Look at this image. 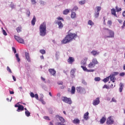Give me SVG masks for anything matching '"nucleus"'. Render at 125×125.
I'll return each instance as SVG.
<instances>
[{
	"mask_svg": "<svg viewBox=\"0 0 125 125\" xmlns=\"http://www.w3.org/2000/svg\"><path fill=\"white\" fill-rule=\"evenodd\" d=\"M104 30H105V31H107V34H109V36H104V39H107L108 38H114L115 36V33L114 31L108 29L107 28H104Z\"/></svg>",
	"mask_w": 125,
	"mask_h": 125,
	"instance_id": "20e7f679",
	"label": "nucleus"
},
{
	"mask_svg": "<svg viewBox=\"0 0 125 125\" xmlns=\"http://www.w3.org/2000/svg\"><path fill=\"white\" fill-rule=\"evenodd\" d=\"M99 17V12H95V18H98Z\"/></svg>",
	"mask_w": 125,
	"mask_h": 125,
	"instance_id": "4c0bfd02",
	"label": "nucleus"
},
{
	"mask_svg": "<svg viewBox=\"0 0 125 125\" xmlns=\"http://www.w3.org/2000/svg\"><path fill=\"white\" fill-rule=\"evenodd\" d=\"M13 79L14 81V82H16V78H15V76H13Z\"/></svg>",
	"mask_w": 125,
	"mask_h": 125,
	"instance_id": "13d9d810",
	"label": "nucleus"
},
{
	"mask_svg": "<svg viewBox=\"0 0 125 125\" xmlns=\"http://www.w3.org/2000/svg\"><path fill=\"white\" fill-rule=\"evenodd\" d=\"M85 3V0H83L79 1V4H84Z\"/></svg>",
	"mask_w": 125,
	"mask_h": 125,
	"instance_id": "79ce46f5",
	"label": "nucleus"
},
{
	"mask_svg": "<svg viewBox=\"0 0 125 125\" xmlns=\"http://www.w3.org/2000/svg\"><path fill=\"white\" fill-rule=\"evenodd\" d=\"M40 53H41V54H42V55L45 54V53H46V52L44 49L40 50Z\"/></svg>",
	"mask_w": 125,
	"mask_h": 125,
	"instance_id": "e433bc0d",
	"label": "nucleus"
},
{
	"mask_svg": "<svg viewBox=\"0 0 125 125\" xmlns=\"http://www.w3.org/2000/svg\"><path fill=\"white\" fill-rule=\"evenodd\" d=\"M88 25H90V26H93L94 25V23L91 20H89L88 21Z\"/></svg>",
	"mask_w": 125,
	"mask_h": 125,
	"instance_id": "473e14b6",
	"label": "nucleus"
},
{
	"mask_svg": "<svg viewBox=\"0 0 125 125\" xmlns=\"http://www.w3.org/2000/svg\"><path fill=\"white\" fill-rule=\"evenodd\" d=\"M19 103H18L17 104H16L15 105V107H16V108H18L19 107Z\"/></svg>",
	"mask_w": 125,
	"mask_h": 125,
	"instance_id": "4d7b16f0",
	"label": "nucleus"
},
{
	"mask_svg": "<svg viewBox=\"0 0 125 125\" xmlns=\"http://www.w3.org/2000/svg\"><path fill=\"white\" fill-rule=\"evenodd\" d=\"M123 16L124 17H125V11H124L123 13Z\"/></svg>",
	"mask_w": 125,
	"mask_h": 125,
	"instance_id": "69168bd1",
	"label": "nucleus"
},
{
	"mask_svg": "<svg viewBox=\"0 0 125 125\" xmlns=\"http://www.w3.org/2000/svg\"><path fill=\"white\" fill-rule=\"evenodd\" d=\"M81 68H82L83 70L85 72H94V69H88L86 66H83V65L81 66Z\"/></svg>",
	"mask_w": 125,
	"mask_h": 125,
	"instance_id": "1a4fd4ad",
	"label": "nucleus"
},
{
	"mask_svg": "<svg viewBox=\"0 0 125 125\" xmlns=\"http://www.w3.org/2000/svg\"><path fill=\"white\" fill-rule=\"evenodd\" d=\"M62 100L63 102L67 103V104H72V100L70 98H67L66 97H62Z\"/></svg>",
	"mask_w": 125,
	"mask_h": 125,
	"instance_id": "39448f33",
	"label": "nucleus"
},
{
	"mask_svg": "<svg viewBox=\"0 0 125 125\" xmlns=\"http://www.w3.org/2000/svg\"><path fill=\"white\" fill-rule=\"evenodd\" d=\"M43 119H44V120H47V121H50V119H49L48 116H44Z\"/></svg>",
	"mask_w": 125,
	"mask_h": 125,
	"instance_id": "a18cd8bd",
	"label": "nucleus"
},
{
	"mask_svg": "<svg viewBox=\"0 0 125 125\" xmlns=\"http://www.w3.org/2000/svg\"><path fill=\"white\" fill-rule=\"evenodd\" d=\"M113 124H114V119L110 116L107 119L106 125H113Z\"/></svg>",
	"mask_w": 125,
	"mask_h": 125,
	"instance_id": "6e6552de",
	"label": "nucleus"
},
{
	"mask_svg": "<svg viewBox=\"0 0 125 125\" xmlns=\"http://www.w3.org/2000/svg\"><path fill=\"white\" fill-rule=\"evenodd\" d=\"M71 17L72 19H75V18H77V15L76 14V12H72L71 14Z\"/></svg>",
	"mask_w": 125,
	"mask_h": 125,
	"instance_id": "5701e85b",
	"label": "nucleus"
},
{
	"mask_svg": "<svg viewBox=\"0 0 125 125\" xmlns=\"http://www.w3.org/2000/svg\"><path fill=\"white\" fill-rule=\"evenodd\" d=\"M10 91V94H14V91Z\"/></svg>",
	"mask_w": 125,
	"mask_h": 125,
	"instance_id": "052dcab7",
	"label": "nucleus"
},
{
	"mask_svg": "<svg viewBox=\"0 0 125 125\" xmlns=\"http://www.w3.org/2000/svg\"><path fill=\"white\" fill-rule=\"evenodd\" d=\"M36 21H37V19L36 18V16H34L33 18L31 21V24L32 25H33V26H35Z\"/></svg>",
	"mask_w": 125,
	"mask_h": 125,
	"instance_id": "a211bd4d",
	"label": "nucleus"
},
{
	"mask_svg": "<svg viewBox=\"0 0 125 125\" xmlns=\"http://www.w3.org/2000/svg\"><path fill=\"white\" fill-rule=\"evenodd\" d=\"M30 95L32 98H34V97H35L36 99L39 100V95H38V94H34V93L30 92Z\"/></svg>",
	"mask_w": 125,
	"mask_h": 125,
	"instance_id": "9b49d317",
	"label": "nucleus"
},
{
	"mask_svg": "<svg viewBox=\"0 0 125 125\" xmlns=\"http://www.w3.org/2000/svg\"><path fill=\"white\" fill-rule=\"evenodd\" d=\"M56 119H59V120L61 122V123H62V124H64V123H65V119L64 118H63V117L57 115H56Z\"/></svg>",
	"mask_w": 125,
	"mask_h": 125,
	"instance_id": "9d476101",
	"label": "nucleus"
},
{
	"mask_svg": "<svg viewBox=\"0 0 125 125\" xmlns=\"http://www.w3.org/2000/svg\"><path fill=\"white\" fill-rule=\"evenodd\" d=\"M87 58H84L82 61H81V64L83 65V66H85L86 65V62H87L88 60Z\"/></svg>",
	"mask_w": 125,
	"mask_h": 125,
	"instance_id": "4468645a",
	"label": "nucleus"
},
{
	"mask_svg": "<svg viewBox=\"0 0 125 125\" xmlns=\"http://www.w3.org/2000/svg\"><path fill=\"white\" fill-rule=\"evenodd\" d=\"M91 53L94 56H95V55H98V54H99V52H97V51L96 50H93L92 52H91Z\"/></svg>",
	"mask_w": 125,
	"mask_h": 125,
	"instance_id": "bb28decb",
	"label": "nucleus"
},
{
	"mask_svg": "<svg viewBox=\"0 0 125 125\" xmlns=\"http://www.w3.org/2000/svg\"><path fill=\"white\" fill-rule=\"evenodd\" d=\"M41 59H44V58L43 57V56L42 55L40 57Z\"/></svg>",
	"mask_w": 125,
	"mask_h": 125,
	"instance_id": "338daca9",
	"label": "nucleus"
},
{
	"mask_svg": "<svg viewBox=\"0 0 125 125\" xmlns=\"http://www.w3.org/2000/svg\"><path fill=\"white\" fill-rule=\"evenodd\" d=\"M109 80H110V77H107L105 78H104L103 80V82H104V83H107V82H109Z\"/></svg>",
	"mask_w": 125,
	"mask_h": 125,
	"instance_id": "2f4dec72",
	"label": "nucleus"
},
{
	"mask_svg": "<svg viewBox=\"0 0 125 125\" xmlns=\"http://www.w3.org/2000/svg\"><path fill=\"white\" fill-rule=\"evenodd\" d=\"M25 116L26 117H30L31 116V113L28 111V110H26L25 111Z\"/></svg>",
	"mask_w": 125,
	"mask_h": 125,
	"instance_id": "7c9ffc66",
	"label": "nucleus"
},
{
	"mask_svg": "<svg viewBox=\"0 0 125 125\" xmlns=\"http://www.w3.org/2000/svg\"><path fill=\"white\" fill-rule=\"evenodd\" d=\"M39 30L40 36L44 37L46 35V23L45 22H43L40 25Z\"/></svg>",
	"mask_w": 125,
	"mask_h": 125,
	"instance_id": "f03ea898",
	"label": "nucleus"
},
{
	"mask_svg": "<svg viewBox=\"0 0 125 125\" xmlns=\"http://www.w3.org/2000/svg\"><path fill=\"white\" fill-rule=\"evenodd\" d=\"M98 64H99V62L97 61V59H96V58H94L92 59V62L88 65V68H89V69H92V68H94L95 67V65H97Z\"/></svg>",
	"mask_w": 125,
	"mask_h": 125,
	"instance_id": "7ed1b4c3",
	"label": "nucleus"
},
{
	"mask_svg": "<svg viewBox=\"0 0 125 125\" xmlns=\"http://www.w3.org/2000/svg\"><path fill=\"white\" fill-rule=\"evenodd\" d=\"M124 89V84L120 83V87L119 88L120 92H122L123 89Z\"/></svg>",
	"mask_w": 125,
	"mask_h": 125,
	"instance_id": "c85d7f7f",
	"label": "nucleus"
},
{
	"mask_svg": "<svg viewBox=\"0 0 125 125\" xmlns=\"http://www.w3.org/2000/svg\"><path fill=\"white\" fill-rule=\"evenodd\" d=\"M41 80H42L43 82H44V81H45V79H44V78L41 77Z\"/></svg>",
	"mask_w": 125,
	"mask_h": 125,
	"instance_id": "0e129e2a",
	"label": "nucleus"
},
{
	"mask_svg": "<svg viewBox=\"0 0 125 125\" xmlns=\"http://www.w3.org/2000/svg\"><path fill=\"white\" fill-rule=\"evenodd\" d=\"M56 125H62V123L60 122H58L56 123Z\"/></svg>",
	"mask_w": 125,
	"mask_h": 125,
	"instance_id": "bf43d9fd",
	"label": "nucleus"
},
{
	"mask_svg": "<svg viewBox=\"0 0 125 125\" xmlns=\"http://www.w3.org/2000/svg\"><path fill=\"white\" fill-rule=\"evenodd\" d=\"M78 9H79V7H78V6H74V7L73 8V10L77 11V10H78Z\"/></svg>",
	"mask_w": 125,
	"mask_h": 125,
	"instance_id": "c03bdc74",
	"label": "nucleus"
},
{
	"mask_svg": "<svg viewBox=\"0 0 125 125\" xmlns=\"http://www.w3.org/2000/svg\"><path fill=\"white\" fill-rule=\"evenodd\" d=\"M57 23L58 24V26H59V28L60 29L62 28V27H63V23H62V22H61V21H59L57 22Z\"/></svg>",
	"mask_w": 125,
	"mask_h": 125,
	"instance_id": "aec40b11",
	"label": "nucleus"
},
{
	"mask_svg": "<svg viewBox=\"0 0 125 125\" xmlns=\"http://www.w3.org/2000/svg\"><path fill=\"white\" fill-rule=\"evenodd\" d=\"M16 57L18 62H20V58H19V55L18 54H16Z\"/></svg>",
	"mask_w": 125,
	"mask_h": 125,
	"instance_id": "58836bf2",
	"label": "nucleus"
},
{
	"mask_svg": "<svg viewBox=\"0 0 125 125\" xmlns=\"http://www.w3.org/2000/svg\"><path fill=\"white\" fill-rule=\"evenodd\" d=\"M48 71L52 76H55V74H56V71H55L54 69L50 68L48 69Z\"/></svg>",
	"mask_w": 125,
	"mask_h": 125,
	"instance_id": "f8f14e48",
	"label": "nucleus"
},
{
	"mask_svg": "<svg viewBox=\"0 0 125 125\" xmlns=\"http://www.w3.org/2000/svg\"><path fill=\"white\" fill-rule=\"evenodd\" d=\"M57 83H58V84H59V85H63V82H62V81L58 82Z\"/></svg>",
	"mask_w": 125,
	"mask_h": 125,
	"instance_id": "09e8293b",
	"label": "nucleus"
},
{
	"mask_svg": "<svg viewBox=\"0 0 125 125\" xmlns=\"http://www.w3.org/2000/svg\"><path fill=\"white\" fill-rule=\"evenodd\" d=\"M71 30H69L67 35L65 37L63 40L62 41V43L66 44L68 42H71L73 40H76L78 38V34L77 33H73L70 32Z\"/></svg>",
	"mask_w": 125,
	"mask_h": 125,
	"instance_id": "f257e3e1",
	"label": "nucleus"
},
{
	"mask_svg": "<svg viewBox=\"0 0 125 125\" xmlns=\"http://www.w3.org/2000/svg\"><path fill=\"white\" fill-rule=\"evenodd\" d=\"M16 30L17 33H21V32H22V26H19L17 28Z\"/></svg>",
	"mask_w": 125,
	"mask_h": 125,
	"instance_id": "cd10ccee",
	"label": "nucleus"
},
{
	"mask_svg": "<svg viewBox=\"0 0 125 125\" xmlns=\"http://www.w3.org/2000/svg\"><path fill=\"white\" fill-rule=\"evenodd\" d=\"M125 72H122V73H120V76L121 77H124V76H125Z\"/></svg>",
	"mask_w": 125,
	"mask_h": 125,
	"instance_id": "864d4df0",
	"label": "nucleus"
},
{
	"mask_svg": "<svg viewBox=\"0 0 125 125\" xmlns=\"http://www.w3.org/2000/svg\"><path fill=\"white\" fill-rule=\"evenodd\" d=\"M7 71H8V72H9V73H11V74L12 73V71H11L10 68L9 67V66L7 67Z\"/></svg>",
	"mask_w": 125,
	"mask_h": 125,
	"instance_id": "37998d69",
	"label": "nucleus"
},
{
	"mask_svg": "<svg viewBox=\"0 0 125 125\" xmlns=\"http://www.w3.org/2000/svg\"><path fill=\"white\" fill-rule=\"evenodd\" d=\"M22 111H24V106L19 104V107L18 108V110H17V112H21Z\"/></svg>",
	"mask_w": 125,
	"mask_h": 125,
	"instance_id": "2eb2a0df",
	"label": "nucleus"
},
{
	"mask_svg": "<svg viewBox=\"0 0 125 125\" xmlns=\"http://www.w3.org/2000/svg\"><path fill=\"white\" fill-rule=\"evenodd\" d=\"M31 1L32 4H35V3H37L36 0H31Z\"/></svg>",
	"mask_w": 125,
	"mask_h": 125,
	"instance_id": "3c124183",
	"label": "nucleus"
},
{
	"mask_svg": "<svg viewBox=\"0 0 125 125\" xmlns=\"http://www.w3.org/2000/svg\"><path fill=\"white\" fill-rule=\"evenodd\" d=\"M75 92H76V87L73 86L71 87V94H75Z\"/></svg>",
	"mask_w": 125,
	"mask_h": 125,
	"instance_id": "393cba45",
	"label": "nucleus"
},
{
	"mask_svg": "<svg viewBox=\"0 0 125 125\" xmlns=\"http://www.w3.org/2000/svg\"><path fill=\"white\" fill-rule=\"evenodd\" d=\"M12 50L14 53H16V52H17L16 49L15 47H13Z\"/></svg>",
	"mask_w": 125,
	"mask_h": 125,
	"instance_id": "603ef678",
	"label": "nucleus"
},
{
	"mask_svg": "<svg viewBox=\"0 0 125 125\" xmlns=\"http://www.w3.org/2000/svg\"><path fill=\"white\" fill-rule=\"evenodd\" d=\"M1 29L2 31V32L3 35H4V36H7V33H6V31H5L4 29H3V27H2Z\"/></svg>",
	"mask_w": 125,
	"mask_h": 125,
	"instance_id": "f704fd0d",
	"label": "nucleus"
},
{
	"mask_svg": "<svg viewBox=\"0 0 125 125\" xmlns=\"http://www.w3.org/2000/svg\"><path fill=\"white\" fill-rule=\"evenodd\" d=\"M75 61V59L72 57H70L67 60V62L69 64H73V62Z\"/></svg>",
	"mask_w": 125,
	"mask_h": 125,
	"instance_id": "dca6fc26",
	"label": "nucleus"
},
{
	"mask_svg": "<svg viewBox=\"0 0 125 125\" xmlns=\"http://www.w3.org/2000/svg\"><path fill=\"white\" fill-rule=\"evenodd\" d=\"M10 5L11 8H14V5L13 4H11Z\"/></svg>",
	"mask_w": 125,
	"mask_h": 125,
	"instance_id": "e2e57ef3",
	"label": "nucleus"
},
{
	"mask_svg": "<svg viewBox=\"0 0 125 125\" xmlns=\"http://www.w3.org/2000/svg\"><path fill=\"white\" fill-rule=\"evenodd\" d=\"M70 73H71V75H74V74H75V70H74V69L71 70Z\"/></svg>",
	"mask_w": 125,
	"mask_h": 125,
	"instance_id": "6e6d98bb",
	"label": "nucleus"
},
{
	"mask_svg": "<svg viewBox=\"0 0 125 125\" xmlns=\"http://www.w3.org/2000/svg\"><path fill=\"white\" fill-rule=\"evenodd\" d=\"M109 77L110 78V81L112 82V83H115V81H116V77L112 75H110Z\"/></svg>",
	"mask_w": 125,
	"mask_h": 125,
	"instance_id": "412c9836",
	"label": "nucleus"
},
{
	"mask_svg": "<svg viewBox=\"0 0 125 125\" xmlns=\"http://www.w3.org/2000/svg\"><path fill=\"white\" fill-rule=\"evenodd\" d=\"M63 14L64 15H67V14H68V13H70V10L67 9H65L63 12H62Z\"/></svg>",
	"mask_w": 125,
	"mask_h": 125,
	"instance_id": "a878e982",
	"label": "nucleus"
},
{
	"mask_svg": "<svg viewBox=\"0 0 125 125\" xmlns=\"http://www.w3.org/2000/svg\"><path fill=\"white\" fill-rule=\"evenodd\" d=\"M107 24H108V25H112V21H107Z\"/></svg>",
	"mask_w": 125,
	"mask_h": 125,
	"instance_id": "5fc2aeb1",
	"label": "nucleus"
},
{
	"mask_svg": "<svg viewBox=\"0 0 125 125\" xmlns=\"http://www.w3.org/2000/svg\"><path fill=\"white\" fill-rule=\"evenodd\" d=\"M96 9L97 12H100V10H101V7L97 6L96 7Z\"/></svg>",
	"mask_w": 125,
	"mask_h": 125,
	"instance_id": "c9c22d12",
	"label": "nucleus"
},
{
	"mask_svg": "<svg viewBox=\"0 0 125 125\" xmlns=\"http://www.w3.org/2000/svg\"><path fill=\"white\" fill-rule=\"evenodd\" d=\"M14 39L16 40V41H17V42H19L20 43H22L23 44L25 43L24 40H23V39L21 38L20 37L15 35Z\"/></svg>",
	"mask_w": 125,
	"mask_h": 125,
	"instance_id": "423d86ee",
	"label": "nucleus"
},
{
	"mask_svg": "<svg viewBox=\"0 0 125 125\" xmlns=\"http://www.w3.org/2000/svg\"><path fill=\"white\" fill-rule=\"evenodd\" d=\"M106 122V118L105 117H102V118L100 120V123L102 124H104Z\"/></svg>",
	"mask_w": 125,
	"mask_h": 125,
	"instance_id": "c756f323",
	"label": "nucleus"
},
{
	"mask_svg": "<svg viewBox=\"0 0 125 125\" xmlns=\"http://www.w3.org/2000/svg\"><path fill=\"white\" fill-rule=\"evenodd\" d=\"M57 19H58V20H62V21H64V19L60 17H58Z\"/></svg>",
	"mask_w": 125,
	"mask_h": 125,
	"instance_id": "8fccbe9b",
	"label": "nucleus"
},
{
	"mask_svg": "<svg viewBox=\"0 0 125 125\" xmlns=\"http://www.w3.org/2000/svg\"><path fill=\"white\" fill-rule=\"evenodd\" d=\"M115 9H116L117 12H120V11H122V8H119V7H118V6H116Z\"/></svg>",
	"mask_w": 125,
	"mask_h": 125,
	"instance_id": "72a5a7b5",
	"label": "nucleus"
},
{
	"mask_svg": "<svg viewBox=\"0 0 125 125\" xmlns=\"http://www.w3.org/2000/svg\"><path fill=\"white\" fill-rule=\"evenodd\" d=\"M73 124H75V125H80V120L78 119H75L73 121Z\"/></svg>",
	"mask_w": 125,
	"mask_h": 125,
	"instance_id": "6ab92c4d",
	"label": "nucleus"
},
{
	"mask_svg": "<svg viewBox=\"0 0 125 125\" xmlns=\"http://www.w3.org/2000/svg\"><path fill=\"white\" fill-rule=\"evenodd\" d=\"M101 80V79L100 78V77H95L94 78V81H95V82H99V81H100Z\"/></svg>",
	"mask_w": 125,
	"mask_h": 125,
	"instance_id": "a19ab883",
	"label": "nucleus"
},
{
	"mask_svg": "<svg viewBox=\"0 0 125 125\" xmlns=\"http://www.w3.org/2000/svg\"><path fill=\"white\" fill-rule=\"evenodd\" d=\"M111 102H115V103H116L117 100H116L115 98H112Z\"/></svg>",
	"mask_w": 125,
	"mask_h": 125,
	"instance_id": "49530a36",
	"label": "nucleus"
},
{
	"mask_svg": "<svg viewBox=\"0 0 125 125\" xmlns=\"http://www.w3.org/2000/svg\"><path fill=\"white\" fill-rule=\"evenodd\" d=\"M25 57L28 62L31 61V59H30V55H29V53L25 52Z\"/></svg>",
	"mask_w": 125,
	"mask_h": 125,
	"instance_id": "4be33fe9",
	"label": "nucleus"
},
{
	"mask_svg": "<svg viewBox=\"0 0 125 125\" xmlns=\"http://www.w3.org/2000/svg\"><path fill=\"white\" fill-rule=\"evenodd\" d=\"M49 125H53V123L52 122H50L49 123Z\"/></svg>",
	"mask_w": 125,
	"mask_h": 125,
	"instance_id": "774afa93",
	"label": "nucleus"
},
{
	"mask_svg": "<svg viewBox=\"0 0 125 125\" xmlns=\"http://www.w3.org/2000/svg\"><path fill=\"white\" fill-rule=\"evenodd\" d=\"M100 103V101L99 100V98H97L96 99L93 101V104L94 106H96V105H98Z\"/></svg>",
	"mask_w": 125,
	"mask_h": 125,
	"instance_id": "ddd939ff",
	"label": "nucleus"
},
{
	"mask_svg": "<svg viewBox=\"0 0 125 125\" xmlns=\"http://www.w3.org/2000/svg\"><path fill=\"white\" fill-rule=\"evenodd\" d=\"M103 88H106V89H109V86L107 85H104L103 87Z\"/></svg>",
	"mask_w": 125,
	"mask_h": 125,
	"instance_id": "de8ad7c7",
	"label": "nucleus"
},
{
	"mask_svg": "<svg viewBox=\"0 0 125 125\" xmlns=\"http://www.w3.org/2000/svg\"><path fill=\"white\" fill-rule=\"evenodd\" d=\"M88 115H89V113H88V112H86L84 113L83 115L84 120H85V121H87V120H88Z\"/></svg>",
	"mask_w": 125,
	"mask_h": 125,
	"instance_id": "f3484780",
	"label": "nucleus"
},
{
	"mask_svg": "<svg viewBox=\"0 0 125 125\" xmlns=\"http://www.w3.org/2000/svg\"><path fill=\"white\" fill-rule=\"evenodd\" d=\"M111 75L113 76V77H115V76H118V75H119V72H114L113 73V74H112Z\"/></svg>",
	"mask_w": 125,
	"mask_h": 125,
	"instance_id": "ea45409f",
	"label": "nucleus"
},
{
	"mask_svg": "<svg viewBox=\"0 0 125 125\" xmlns=\"http://www.w3.org/2000/svg\"><path fill=\"white\" fill-rule=\"evenodd\" d=\"M76 90L78 93H85V89L84 88L82 87L81 86L77 87L76 88Z\"/></svg>",
	"mask_w": 125,
	"mask_h": 125,
	"instance_id": "0eeeda50",
	"label": "nucleus"
},
{
	"mask_svg": "<svg viewBox=\"0 0 125 125\" xmlns=\"http://www.w3.org/2000/svg\"><path fill=\"white\" fill-rule=\"evenodd\" d=\"M27 15H28V16H30V14H31V13H30V11H28L27 12Z\"/></svg>",
	"mask_w": 125,
	"mask_h": 125,
	"instance_id": "680f3d73",
	"label": "nucleus"
},
{
	"mask_svg": "<svg viewBox=\"0 0 125 125\" xmlns=\"http://www.w3.org/2000/svg\"><path fill=\"white\" fill-rule=\"evenodd\" d=\"M111 14H112V15H114V16L117 17V14H116V10L115 9V8H112L111 9Z\"/></svg>",
	"mask_w": 125,
	"mask_h": 125,
	"instance_id": "b1692460",
	"label": "nucleus"
}]
</instances>
